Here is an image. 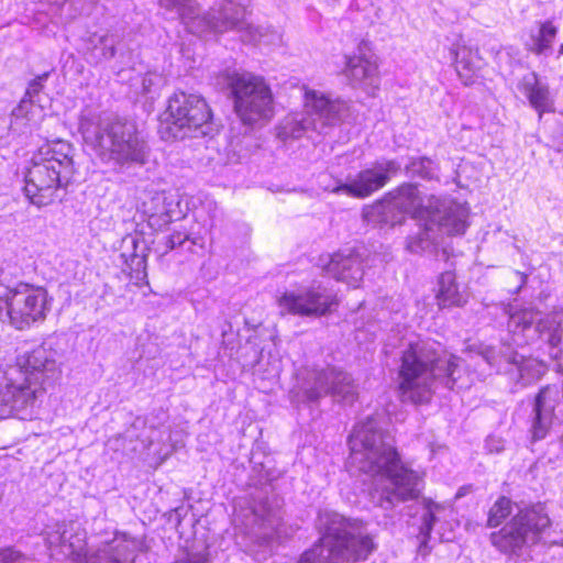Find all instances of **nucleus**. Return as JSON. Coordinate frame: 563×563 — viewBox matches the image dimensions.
<instances>
[{"label":"nucleus","mask_w":563,"mask_h":563,"mask_svg":"<svg viewBox=\"0 0 563 563\" xmlns=\"http://www.w3.org/2000/svg\"><path fill=\"white\" fill-rule=\"evenodd\" d=\"M349 446L350 471L373 478L371 498L374 504L390 509L399 503L418 498L423 478L400 462L393 439L383 432L379 416L360 421L350 435Z\"/></svg>","instance_id":"obj_1"},{"label":"nucleus","mask_w":563,"mask_h":563,"mask_svg":"<svg viewBox=\"0 0 563 563\" xmlns=\"http://www.w3.org/2000/svg\"><path fill=\"white\" fill-rule=\"evenodd\" d=\"M468 214L466 203L448 197L430 196L424 201L418 188L411 184L400 186L363 210L365 221L371 224L395 225L406 216L423 222L418 233L407 240V250L415 254L435 252L441 244V234H464Z\"/></svg>","instance_id":"obj_2"},{"label":"nucleus","mask_w":563,"mask_h":563,"mask_svg":"<svg viewBox=\"0 0 563 563\" xmlns=\"http://www.w3.org/2000/svg\"><path fill=\"white\" fill-rule=\"evenodd\" d=\"M538 312L532 309H517L511 306L508 311V339H503L498 346L488 345L476 354H471V358L476 363L494 368L497 373L514 374L517 373L523 385L540 379L547 372L548 366L544 362L520 355L514 351L512 344L521 347L536 341L538 338H544L551 347V357L558 358V371L563 374V356L559 357L555 350L561 342L563 334V308L555 307L553 311L544 319H539L536 323Z\"/></svg>","instance_id":"obj_3"},{"label":"nucleus","mask_w":563,"mask_h":563,"mask_svg":"<svg viewBox=\"0 0 563 563\" xmlns=\"http://www.w3.org/2000/svg\"><path fill=\"white\" fill-rule=\"evenodd\" d=\"M60 341L48 336L41 344L16 356L13 364L0 369V418L12 413L31 416L44 396L62 375Z\"/></svg>","instance_id":"obj_4"},{"label":"nucleus","mask_w":563,"mask_h":563,"mask_svg":"<svg viewBox=\"0 0 563 563\" xmlns=\"http://www.w3.org/2000/svg\"><path fill=\"white\" fill-rule=\"evenodd\" d=\"M399 379L402 399L412 404L430 401L440 387L460 390L473 383L459 357L439 353L434 342L422 340L409 342L402 354Z\"/></svg>","instance_id":"obj_5"},{"label":"nucleus","mask_w":563,"mask_h":563,"mask_svg":"<svg viewBox=\"0 0 563 563\" xmlns=\"http://www.w3.org/2000/svg\"><path fill=\"white\" fill-rule=\"evenodd\" d=\"M251 0H220L209 12L200 13L194 0H158L161 13L167 19H180L188 32L198 36L219 34L229 30L241 32L244 42L275 45L280 35L271 27L247 21Z\"/></svg>","instance_id":"obj_6"},{"label":"nucleus","mask_w":563,"mask_h":563,"mask_svg":"<svg viewBox=\"0 0 563 563\" xmlns=\"http://www.w3.org/2000/svg\"><path fill=\"white\" fill-rule=\"evenodd\" d=\"M78 130L85 148L101 162L114 166L144 164L145 143L136 126L112 114L85 108L79 117Z\"/></svg>","instance_id":"obj_7"},{"label":"nucleus","mask_w":563,"mask_h":563,"mask_svg":"<svg viewBox=\"0 0 563 563\" xmlns=\"http://www.w3.org/2000/svg\"><path fill=\"white\" fill-rule=\"evenodd\" d=\"M321 538L297 563H350L366 560L376 545L367 527L331 510H321L317 522Z\"/></svg>","instance_id":"obj_8"},{"label":"nucleus","mask_w":563,"mask_h":563,"mask_svg":"<svg viewBox=\"0 0 563 563\" xmlns=\"http://www.w3.org/2000/svg\"><path fill=\"white\" fill-rule=\"evenodd\" d=\"M52 556H63L73 563H132L140 542L126 534H115L110 543L96 552L86 551V532L77 521L55 523L44 531Z\"/></svg>","instance_id":"obj_9"},{"label":"nucleus","mask_w":563,"mask_h":563,"mask_svg":"<svg viewBox=\"0 0 563 563\" xmlns=\"http://www.w3.org/2000/svg\"><path fill=\"white\" fill-rule=\"evenodd\" d=\"M71 146L64 141L47 143L33 156L25 177L24 192L31 203L42 207L54 200L56 189L74 174Z\"/></svg>","instance_id":"obj_10"},{"label":"nucleus","mask_w":563,"mask_h":563,"mask_svg":"<svg viewBox=\"0 0 563 563\" xmlns=\"http://www.w3.org/2000/svg\"><path fill=\"white\" fill-rule=\"evenodd\" d=\"M168 136L175 140L212 135L214 124L206 100L196 93L176 91L164 113Z\"/></svg>","instance_id":"obj_11"},{"label":"nucleus","mask_w":563,"mask_h":563,"mask_svg":"<svg viewBox=\"0 0 563 563\" xmlns=\"http://www.w3.org/2000/svg\"><path fill=\"white\" fill-rule=\"evenodd\" d=\"M2 301V324L20 331L43 322L52 307V298L45 288L26 283L3 286Z\"/></svg>","instance_id":"obj_12"},{"label":"nucleus","mask_w":563,"mask_h":563,"mask_svg":"<svg viewBox=\"0 0 563 563\" xmlns=\"http://www.w3.org/2000/svg\"><path fill=\"white\" fill-rule=\"evenodd\" d=\"M225 79L233 95L234 110L244 124L267 121L273 117V93L263 77L232 71L227 73Z\"/></svg>","instance_id":"obj_13"},{"label":"nucleus","mask_w":563,"mask_h":563,"mask_svg":"<svg viewBox=\"0 0 563 563\" xmlns=\"http://www.w3.org/2000/svg\"><path fill=\"white\" fill-rule=\"evenodd\" d=\"M550 525L542 505L520 510L499 532L492 534L493 544L501 552L518 554L536 543L539 534Z\"/></svg>","instance_id":"obj_14"},{"label":"nucleus","mask_w":563,"mask_h":563,"mask_svg":"<svg viewBox=\"0 0 563 563\" xmlns=\"http://www.w3.org/2000/svg\"><path fill=\"white\" fill-rule=\"evenodd\" d=\"M299 380L298 387L291 390V398L296 402L313 401L328 393L341 396L347 402L354 399L355 390L351 376L333 367L313 371L307 376L301 374Z\"/></svg>","instance_id":"obj_15"},{"label":"nucleus","mask_w":563,"mask_h":563,"mask_svg":"<svg viewBox=\"0 0 563 563\" xmlns=\"http://www.w3.org/2000/svg\"><path fill=\"white\" fill-rule=\"evenodd\" d=\"M277 302L282 313L322 316L335 303V297L320 282H311L286 289Z\"/></svg>","instance_id":"obj_16"},{"label":"nucleus","mask_w":563,"mask_h":563,"mask_svg":"<svg viewBox=\"0 0 563 563\" xmlns=\"http://www.w3.org/2000/svg\"><path fill=\"white\" fill-rule=\"evenodd\" d=\"M399 169L400 164L396 161L383 159L376 162L371 168L361 170L354 178L344 183L336 180L333 188L325 189L354 198H366L383 188Z\"/></svg>","instance_id":"obj_17"},{"label":"nucleus","mask_w":563,"mask_h":563,"mask_svg":"<svg viewBox=\"0 0 563 563\" xmlns=\"http://www.w3.org/2000/svg\"><path fill=\"white\" fill-rule=\"evenodd\" d=\"M452 516L453 510L451 507L437 504L431 499H423L419 504L418 518L413 525L418 526L419 532L417 538L420 541V551H424L427 548L432 532L438 536L440 541L449 542L453 540L454 525L449 520Z\"/></svg>","instance_id":"obj_18"},{"label":"nucleus","mask_w":563,"mask_h":563,"mask_svg":"<svg viewBox=\"0 0 563 563\" xmlns=\"http://www.w3.org/2000/svg\"><path fill=\"white\" fill-rule=\"evenodd\" d=\"M342 73L355 87L368 91L377 88L378 66L368 42H360L352 53L344 55Z\"/></svg>","instance_id":"obj_19"},{"label":"nucleus","mask_w":563,"mask_h":563,"mask_svg":"<svg viewBox=\"0 0 563 563\" xmlns=\"http://www.w3.org/2000/svg\"><path fill=\"white\" fill-rule=\"evenodd\" d=\"M560 397L561 393L556 386H547L537 395L529 420V432L533 441L543 440L554 426V411Z\"/></svg>","instance_id":"obj_20"},{"label":"nucleus","mask_w":563,"mask_h":563,"mask_svg":"<svg viewBox=\"0 0 563 563\" xmlns=\"http://www.w3.org/2000/svg\"><path fill=\"white\" fill-rule=\"evenodd\" d=\"M323 271L334 279L357 288L364 276L363 258L353 250L339 251L320 260Z\"/></svg>","instance_id":"obj_21"},{"label":"nucleus","mask_w":563,"mask_h":563,"mask_svg":"<svg viewBox=\"0 0 563 563\" xmlns=\"http://www.w3.org/2000/svg\"><path fill=\"white\" fill-rule=\"evenodd\" d=\"M47 74L37 76L30 84L24 97L13 109L12 118L22 125H36L46 115L48 97L42 92Z\"/></svg>","instance_id":"obj_22"},{"label":"nucleus","mask_w":563,"mask_h":563,"mask_svg":"<svg viewBox=\"0 0 563 563\" xmlns=\"http://www.w3.org/2000/svg\"><path fill=\"white\" fill-rule=\"evenodd\" d=\"M345 108V102L339 99H331L322 91L314 89L305 90V109L310 115L309 118L322 121V124H330L340 119Z\"/></svg>","instance_id":"obj_23"},{"label":"nucleus","mask_w":563,"mask_h":563,"mask_svg":"<svg viewBox=\"0 0 563 563\" xmlns=\"http://www.w3.org/2000/svg\"><path fill=\"white\" fill-rule=\"evenodd\" d=\"M519 91L527 98L529 104L539 113L554 112V96L549 85L541 80L536 73H529L522 77L518 85Z\"/></svg>","instance_id":"obj_24"},{"label":"nucleus","mask_w":563,"mask_h":563,"mask_svg":"<svg viewBox=\"0 0 563 563\" xmlns=\"http://www.w3.org/2000/svg\"><path fill=\"white\" fill-rule=\"evenodd\" d=\"M451 54L454 57L455 70L465 85H471L478 76L482 59L476 49L457 43Z\"/></svg>","instance_id":"obj_25"},{"label":"nucleus","mask_w":563,"mask_h":563,"mask_svg":"<svg viewBox=\"0 0 563 563\" xmlns=\"http://www.w3.org/2000/svg\"><path fill=\"white\" fill-rule=\"evenodd\" d=\"M437 300L440 308L462 307L466 303L467 297L459 290L452 272L441 274Z\"/></svg>","instance_id":"obj_26"},{"label":"nucleus","mask_w":563,"mask_h":563,"mask_svg":"<svg viewBox=\"0 0 563 563\" xmlns=\"http://www.w3.org/2000/svg\"><path fill=\"white\" fill-rule=\"evenodd\" d=\"M309 129L318 130L316 119L305 118L298 113L287 115L277 126V136L282 140L297 139Z\"/></svg>","instance_id":"obj_27"},{"label":"nucleus","mask_w":563,"mask_h":563,"mask_svg":"<svg viewBox=\"0 0 563 563\" xmlns=\"http://www.w3.org/2000/svg\"><path fill=\"white\" fill-rule=\"evenodd\" d=\"M556 33L558 27L551 21L542 22L537 33L530 35L529 49L537 55H550Z\"/></svg>","instance_id":"obj_28"},{"label":"nucleus","mask_w":563,"mask_h":563,"mask_svg":"<svg viewBox=\"0 0 563 563\" xmlns=\"http://www.w3.org/2000/svg\"><path fill=\"white\" fill-rule=\"evenodd\" d=\"M406 170L409 176L432 179L437 174V165L430 158L417 157L406 165Z\"/></svg>","instance_id":"obj_29"},{"label":"nucleus","mask_w":563,"mask_h":563,"mask_svg":"<svg viewBox=\"0 0 563 563\" xmlns=\"http://www.w3.org/2000/svg\"><path fill=\"white\" fill-rule=\"evenodd\" d=\"M252 515L254 517V522H257L261 526L267 525L268 527H272L276 538H280L282 532L279 528V518H277L275 514H271V510L266 505L253 508Z\"/></svg>","instance_id":"obj_30"},{"label":"nucleus","mask_w":563,"mask_h":563,"mask_svg":"<svg viewBox=\"0 0 563 563\" xmlns=\"http://www.w3.org/2000/svg\"><path fill=\"white\" fill-rule=\"evenodd\" d=\"M511 512V501L506 497L499 498L490 508L488 516V525L497 527Z\"/></svg>","instance_id":"obj_31"},{"label":"nucleus","mask_w":563,"mask_h":563,"mask_svg":"<svg viewBox=\"0 0 563 563\" xmlns=\"http://www.w3.org/2000/svg\"><path fill=\"white\" fill-rule=\"evenodd\" d=\"M189 239V236L184 233V232H180V231H175L173 232L167 239H166V242H165V245H166V252L167 251H172L174 250L176 246H179L181 245L183 243H185V241H187Z\"/></svg>","instance_id":"obj_32"},{"label":"nucleus","mask_w":563,"mask_h":563,"mask_svg":"<svg viewBox=\"0 0 563 563\" xmlns=\"http://www.w3.org/2000/svg\"><path fill=\"white\" fill-rule=\"evenodd\" d=\"M175 563H209L208 554L206 551L187 553L184 558L177 560Z\"/></svg>","instance_id":"obj_33"},{"label":"nucleus","mask_w":563,"mask_h":563,"mask_svg":"<svg viewBox=\"0 0 563 563\" xmlns=\"http://www.w3.org/2000/svg\"><path fill=\"white\" fill-rule=\"evenodd\" d=\"M21 559V553L11 548L0 550V563H16Z\"/></svg>","instance_id":"obj_34"},{"label":"nucleus","mask_w":563,"mask_h":563,"mask_svg":"<svg viewBox=\"0 0 563 563\" xmlns=\"http://www.w3.org/2000/svg\"><path fill=\"white\" fill-rule=\"evenodd\" d=\"M101 46L96 47V49L101 51V55L103 58H110L114 55L113 40L109 36H103L100 38Z\"/></svg>","instance_id":"obj_35"},{"label":"nucleus","mask_w":563,"mask_h":563,"mask_svg":"<svg viewBox=\"0 0 563 563\" xmlns=\"http://www.w3.org/2000/svg\"><path fill=\"white\" fill-rule=\"evenodd\" d=\"M485 448L490 453H498L504 449V440L497 435H489L485 441Z\"/></svg>","instance_id":"obj_36"},{"label":"nucleus","mask_w":563,"mask_h":563,"mask_svg":"<svg viewBox=\"0 0 563 563\" xmlns=\"http://www.w3.org/2000/svg\"><path fill=\"white\" fill-rule=\"evenodd\" d=\"M158 76L154 74H146L140 78L141 81V93L152 92V88L156 85Z\"/></svg>","instance_id":"obj_37"},{"label":"nucleus","mask_w":563,"mask_h":563,"mask_svg":"<svg viewBox=\"0 0 563 563\" xmlns=\"http://www.w3.org/2000/svg\"><path fill=\"white\" fill-rule=\"evenodd\" d=\"M51 4V10L54 13V15H57V13H60L62 15L66 7H69L71 3L69 2V0H52Z\"/></svg>","instance_id":"obj_38"},{"label":"nucleus","mask_w":563,"mask_h":563,"mask_svg":"<svg viewBox=\"0 0 563 563\" xmlns=\"http://www.w3.org/2000/svg\"><path fill=\"white\" fill-rule=\"evenodd\" d=\"M3 286H0V323L2 324V311H3Z\"/></svg>","instance_id":"obj_39"},{"label":"nucleus","mask_w":563,"mask_h":563,"mask_svg":"<svg viewBox=\"0 0 563 563\" xmlns=\"http://www.w3.org/2000/svg\"><path fill=\"white\" fill-rule=\"evenodd\" d=\"M191 242L194 245H198L200 247H203V245H205V241L201 238H197V239L195 238L191 240Z\"/></svg>","instance_id":"obj_40"},{"label":"nucleus","mask_w":563,"mask_h":563,"mask_svg":"<svg viewBox=\"0 0 563 563\" xmlns=\"http://www.w3.org/2000/svg\"><path fill=\"white\" fill-rule=\"evenodd\" d=\"M119 440H120L119 438H118V439H115V440H110V441L108 442V445L112 448V446H113V444H114L117 441H119Z\"/></svg>","instance_id":"obj_41"},{"label":"nucleus","mask_w":563,"mask_h":563,"mask_svg":"<svg viewBox=\"0 0 563 563\" xmlns=\"http://www.w3.org/2000/svg\"><path fill=\"white\" fill-rule=\"evenodd\" d=\"M556 150L560 152V151H563V142L562 143H559L556 145Z\"/></svg>","instance_id":"obj_42"},{"label":"nucleus","mask_w":563,"mask_h":563,"mask_svg":"<svg viewBox=\"0 0 563 563\" xmlns=\"http://www.w3.org/2000/svg\"><path fill=\"white\" fill-rule=\"evenodd\" d=\"M485 375H486L485 369H482V371L478 373V376H481V377H483V376H485Z\"/></svg>","instance_id":"obj_43"},{"label":"nucleus","mask_w":563,"mask_h":563,"mask_svg":"<svg viewBox=\"0 0 563 563\" xmlns=\"http://www.w3.org/2000/svg\"><path fill=\"white\" fill-rule=\"evenodd\" d=\"M559 53L560 55H563V44L561 45Z\"/></svg>","instance_id":"obj_44"},{"label":"nucleus","mask_w":563,"mask_h":563,"mask_svg":"<svg viewBox=\"0 0 563 563\" xmlns=\"http://www.w3.org/2000/svg\"><path fill=\"white\" fill-rule=\"evenodd\" d=\"M562 444H563V435H562Z\"/></svg>","instance_id":"obj_45"}]
</instances>
